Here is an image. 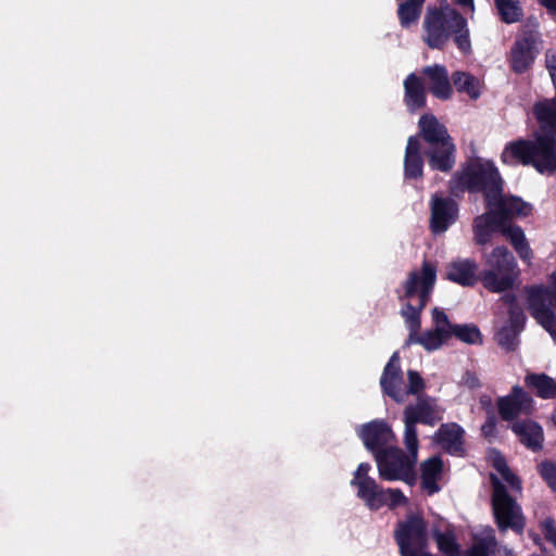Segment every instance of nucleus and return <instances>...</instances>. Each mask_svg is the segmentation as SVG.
<instances>
[{
    "mask_svg": "<svg viewBox=\"0 0 556 556\" xmlns=\"http://www.w3.org/2000/svg\"><path fill=\"white\" fill-rule=\"evenodd\" d=\"M540 473L556 493V464L543 463L540 465Z\"/></svg>",
    "mask_w": 556,
    "mask_h": 556,
    "instance_id": "58836bf2",
    "label": "nucleus"
},
{
    "mask_svg": "<svg viewBox=\"0 0 556 556\" xmlns=\"http://www.w3.org/2000/svg\"><path fill=\"white\" fill-rule=\"evenodd\" d=\"M502 233L510 241L521 260L530 261L532 251L526 240L522 229L518 226L502 227Z\"/></svg>",
    "mask_w": 556,
    "mask_h": 556,
    "instance_id": "bb28decb",
    "label": "nucleus"
},
{
    "mask_svg": "<svg viewBox=\"0 0 556 556\" xmlns=\"http://www.w3.org/2000/svg\"><path fill=\"white\" fill-rule=\"evenodd\" d=\"M456 4L463 7V8H468L471 13L475 12V2L473 0H453Z\"/></svg>",
    "mask_w": 556,
    "mask_h": 556,
    "instance_id": "37998d69",
    "label": "nucleus"
},
{
    "mask_svg": "<svg viewBox=\"0 0 556 556\" xmlns=\"http://www.w3.org/2000/svg\"><path fill=\"white\" fill-rule=\"evenodd\" d=\"M443 470V463L439 456L428 458L421 464V484L428 494L439 491L438 480Z\"/></svg>",
    "mask_w": 556,
    "mask_h": 556,
    "instance_id": "b1692460",
    "label": "nucleus"
},
{
    "mask_svg": "<svg viewBox=\"0 0 556 556\" xmlns=\"http://www.w3.org/2000/svg\"><path fill=\"white\" fill-rule=\"evenodd\" d=\"M496 546V539L492 531L481 542L476 543L467 553L466 556H489L490 552Z\"/></svg>",
    "mask_w": 556,
    "mask_h": 556,
    "instance_id": "e433bc0d",
    "label": "nucleus"
},
{
    "mask_svg": "<svg viewBox=\"0 0 556 556\" xmlns=\"http://www.w3.org/2000/svg\"><path fill=\"white\" fill-rule=\"evenodd\" d=\"M491 462L497 473H491L490 479L492 483V510L495 522L501 531L511 529L521 533L525 527V518L521 507L514 500L506 490L504 482H506L511 491L520 493L522 490L521 481L515 476L505 459L497 452L491 453Z\"/></svg>",
    "mask_w": 556,
    "mask_h": 556,
    "instance_id": "f257e3e1",
    "label": "nucleus"
},
{
    "mask_svg": "<svg viewBox=\"0 0 556 556\" xmlns=\"http://www.w3.org/2000/svg\"><path fill=\"white\" fill-rule=\"evenodd\" d=\"M424 162L418 138L409 137L404 157V175L406 178H419L422 176Z\"/></svg>",
    "mask_w": 556,
    "mask_h": 556,
    "instance_id": "5701e85b",
    "label": "nucleus"
},
{
    "mask_svg": "<svg viewBox=\"0 0 556 556\" xmlns=\"http://www.w3.org/2000/svg\"><path fill=\"white\" fill-rule=\"evenodd\" d=\"M430 227L434 233H441L455 223L458 207L454 200L433 194L430 201Z\"/></svg>",
    "mask_w": 556,
    "mask_h": 556,
    "instance_id": "4468645a",
    "label": "nucleus"
},
{
    "mask_svg": "<svg viewBox=\"0 0 556 556\" xmlns=\"http://www.w3.org/2000/svg\"><path fill=\"white\" fill-rule=\"evenodd\" d=\"M425 41L432 49H441L450 37L460 52H471V42L467 20L450 4L429 9L425 20Z\"/></svg>",
    "mask_w": 556,
    "mask_h": 556,
    "instance_id": "f03ea898",
    "label": "nucleus"
},
{
    "mask_svg": "<svg viewBox=\"0 0 556 556\" xmlns=\"http://www.w3.org/2000/svg\"><path fill=\"white\" fill-rule=\"evenodd\" d=\"M496 430V420L493 415L489 416L486 421L481 427V431L483 435L488 439H491L495 435Z\"/></svg>",
    "mask_w": 556,
    "mask_h": 556,
    "instance_id": "ea45409f",
    "label": "nucleus"
},
{
    "mask_svg": "<svg viewBox=\"0 0 556 556\" xmlns=\"http://www.w3.org/2000/svg\"><path fill=\"white\" fill-rule=\"evenodd\" d=\"M464 430L457 424L442 425L433 437V441L452 455H460L463 453Z\"/></svg>",
    "mask_w": 556,
    "mask_h": 556,
    "instance_id": "6ab92c4d",
    "label": "nucleus"
},
{
    "mask_svg": "<svg viewBox=\"0 0 556 556\" xmlns=\"http://www.w3.org/2000/svg\"><path fill=\"white\" fill-rule=\"evenodd\" d=\"M513 431L519 437L520 441L529 448H540L543 441L542 428L533 421L515 422Z\"/></svg>",
    "mask_w": 556,
    "mask_h": 556,
    "instance_id": "a878e982",
    "label": "nucleus"
},
{
    "mask_svg": "<svg viewBox=\"0 0 556 556\" xmlns=\"http://www.w3.org/2000/svg\"><path fill=\"white\" fill-rule=\"evenodd\" d=\"M523 314L519 309L510 311V326L503 327L496 334L497 343L507 351H514L519 341L518 333L523 325Z\"/></svg>",
    "mask_w": 556,
    "mask_h": 556,
    "instance_id": "412c9836",
    "label": "nucleus"
},
{
    "mask_svg": "<svg viewBox=\"0 0 556 556\" xmlns=\"http://www.w3.org/2000/svg\"><path fill=\"white\" fill-rule=\"evenodd\" d=\"M498 412L503 419L513 420L533 410V400L520 387L515 386L511 393L498 400Z\"/></svg>",
    "mask_w": 556,
    "mask_h": 556,
    "instance_id": "f3484780",
    "label": "nucleus"
},
{
    "mask_svg": "<svg viewBox=\"0 0 556 556\" xmlns=\"http://www.w3.org/2000/svg\"><path fill=\"white\" fill-rule=\"evenodd\" d=\"M539 33L536 29L523 30L511 49V67L516 73H523L533 62L538 51Z\"/></svg>",
    "mask_w": 556,
    "mask_h": 556,
    "instance_id": "f8f14e48",
    "label": "nucleus"
},
{
    "mask_svg": "<svg viewBox=\"0 0 556 556\" xmlns=\"http://www.w3.org/2000/svg\"><path fill=\"white\" fill-rule=\"evenodd\" d=\"M404 320L409 330V334L405 343L406 345L414 343L420 344L425 350L431 352L440 349L450 339L446 334L439 332L434 328L419 334L418 331L421 325L420 315L412 313V316Z\"/></svg>",
    "mask_w": 556,
    "mask_h": 556,
    "instance_id": "dca6fc26",
    "label": "nucleus"
},
{
    "mask_svg": "<svg viewBox=\"0 0 556 556\" xmlns=\"http://www.w3.org/2000/svg\"><path fill=\"white\" fill-rule=\"evenodd\" d=\"M441 413L431 397H419L416 405L407 406L404 410V444L414 446L415 442L418 443L416 424L432 425L442 418Z\"/></svg>",
    "mask_w": 556,
    "mask_h": 556,
    "instance_id": "9b49d317",
    "label": "nucleus"
},
{
    "mask_svg": "<svg viewBox=\"0 0 556 556\" xmlns=\"http://www.w3.org/2000/svg\"><path fill=\"white\" fill-rule=\"evenodd\" d=\"M453 83L459 92L467 93L471 99L479 98L481 85L475 76L465 72H457L453 75Z\"/></svg>",
    "mask_w": 556,
    "mask_h": 556,
    "instance_id": "c756f323",
    "label": "nucleus"
},
{
    "mask_svg": "<svg viewBox=\"0 0 556 556\" xmlns=\"http://www.w3.org/2000/svg\"><path fill=\"white\" fill-rule=\"evenodd\" d=\"M478 265L470 260H459L451 263L446 269L447 279L462 286H473L477 281Z\"/></svg>",
    "mask_w": 556,
    "mask_h": 556,
    "instance_id": "4be33fe9",
    "label": "nucleus"
},
{
    "mask_svg": "<svg viewBox=\"0 0 556 556\" xmlns=\"http://www.w3.org/2000/svg\"><path fill=\"white\" fill-rule=\"evenodd\" d=\"M395 539L402 556H430L427 551L426 526L419 516L412 515L399 523Z\"/></svg>",
    "mask_w": 556,
    "mask_h": 556,
    "instance_id": "9d476101",
    "label": "nucleus"
},
{
    "mask_svg": "<svg viewBox=\"0 0 556 556\" xmlns=\"http://www.w3.org/2000/svg\"><path fill=\"white\" fill-rule=\"evenodd\" d=\"M432 321H433V328L437 329L439 332L446 334L448 338L453 336V331L455 326H453L447 315L440 311L439 308L432 309Z\"/></svg>",
    "mask_w": 556,
    "mask_h": 556,
    "instance_id": "c9c22d12",
    "label": "nucleus"
},
{
    "mask_svg": "<svg viewBox=\"0 0 556 556\" xmlns=\"http://www.w3.org/2000/svg\"><path fill=\"white\" fill-rule=\"evenodd\" d=\"M408 388L405 390L406 396L408 394H418L425 388L424 379L415 370L407 371Z\"/></svg>",
    "mask_w": 556,
    "mask_h": 556,
    "instance_id": "4c0bfd02",
    "label": "nucleus"
},
{
    "mask_svg": "<svg viewBox=\"0 0 556 556\" xmlns=\"http://www.w3.org/2000/svg\"><path fill=\"white\" fill-rule=\"evenodd\" d=\"M432 321H433V328L437 329L439 332L446 334L448 338L453 336V331L455 326H453L447 315L440 311L439 308L432 309Z\"/></svg>",
    "mask_w": 556,
    "mask_h": 556,
    "instance_id": "f704fd0d",
    "label": "nucleus"
},
{
    "mask_svg": "<svg viewBox=\"0 0 556 556\" xmlns=\"http://www.w3.org/2000/svg\"><path fill=\"white\" fill-rule=\"evenodd\" d=\"M493 214H483L478 216L473 222L475 239L478 244H485L491 241L495 231V222Z\"/></svg>",
    "mask_w": 556,
    "mask_h": 556,
    "instance_id": "c85d7f7f",
    "label": "nucleus"
},
{
    "mask_svg": "<svg viewBox=\"0 0 556 556\" xmlns=\"http://www.w3.org/2000/svg\"><path fill=\"white\" fill-rule=\"evenodd\" d=\"M459 340L469 344L481 343V333L476 326L472 325H456L453 331Z\"/></svg>",
    "mask_w": 556,
    "mask_h": 556,
    "instance_id": "72a5a7b5",
    "label": "nucleus"
},
{
    "mask_svg": "<svg viewBox=\"0 0 556 556\" xmlns=\"http://www.w3.org/2000/svg\"><path fill=\"white\" fill-rule=\"evenodd\" d=\"M518 275L514 255L505 247H496L485 257L483 286L492 292L509 289Z\"/></svg>",
    "mask_w": 556,
    "mask_h": 556,
    "instance_id": "6e6552de",
    "label": "nucleus"
},
{
    "mask_svg": "<svg viewBox=\"0 0 556 556\" xmlns=\"http://www.w3.org/2000/svg\"><path fill=\"white\" fill-rule=\"evenodd\" d=\"M358 434L366 448L372 452L375 456L376 452L386 451L393 446L392 443L395 441L392 429L386 422L378 420L362 426Z\"/></svg>",
    "mask_w": 556,
    "mask_h": 556,
    "instance_id": "ddd939ff",
    "label": "nucleus"
},
{
    "mask_svg": "<svg viewBox=\"0 0 556 556\" xmlns=\"http://www.w3.org/2000/svg\"><path fill=\"white\" fill-rule=\"evenodd\" d=\"M554 420H555V422H556V413L554 414Z\"/></svg>",
    "mask_w": 556,
    "mask_h": 556,
    "instance_id": "a18cd8bd",
    "label": "nucleus"
},
{
    "mask_svg": "<svg viewBox=\"0 0 556 556\" xmlns=\"http://www.w3.org/2000/svg\"><path fill=\"white\" fill-rule=\"evenodd\" d=\"M460 384L472 390L480 387V380L473 372L467 371L462 377Z\"/></svg>",
    "mask_w": 556,
    "mask_h": 556,
    "instance_id": "a19ab883",
    "label": "nucleus"
},
{
    "mask_svg": "<svg viewBox=\"0 0 556 556\" xmlns=\"http://www.w3.org/2000/svg\"><path fill=\"white\" fill-rule=\"evenodd\" d=\"M425 0H406L399 7V18L403 27H408L419 18Z\"/></svg>",
    "mask_w": 556,
    "mask_h": 556,
    "instance_id": "7c9ffc66",
    "label": "nucleus"
},
{
    "mask_svg": "<svg viewBox=\"0 0 556 556\" xmlns=\"http://www.w3.org/2000/svg\"><path fill=\"white\" fill-rule=\"evenodd\" d=\"M450 186L453 193L464 190L481 191L486 201H493L497 192L503 190V180L492 162L477 159L456 173L452 177Z\"/></svg>",
    "mask_w": 556,
    "mask_h": 556,
    "instance_id": "7ed1b4c3",
    "label": "nucleus"
},
{
    "mask_svg": "<svg viewBox=\"0 0 556 556\" xmlns=\"http://www.w3.org/2000/svg\"><path fill=\"white\" fill-rule=\"evenodd\" d=\"M491 214L500 220L523 217L531 213V205L517 197H505L498 191L493 201H486Z\"/></svg>",
    "mask_w": 556,
    "mask_h": 556,
    "instance_id": "2eb2a0df",
    "label": "nucleus"
},
{
    "mask_svg": "<svg viewBox=\"0 0 556 556\" xmlns=\"http://www.w3.org/2000/svg\"><path fill=\"white\" fill-rule=\"evenodd\" d=\"M551 289L533 287L529 291V306L532 316L553 337L556 338V315L552 306H556V273L551 276Z\"/></svg>",
    "mask_w": 556,
    "mask_h": 556,
    "instance_id": "1a4fd4ad",
    "label": "nucleus"
},
{
    "mask_svg": "<svg viewBox=\"0 0 556 556\" xmlns=\"http://www.w3.org/2000/svg\"><path fill=\"white\" fill-rule=\"evenodd\" d=\"M404 88L405 104L409 112H415L425 105L426 92L420 78L415 74H409L404 81Z\"/></svg>",
    "mask_w": 556,
    "mask_h": 556,
    "instance_id": "393cba45",
    "label": "nucleus"
},
{
    "mask_svg": "<svg viewBox=\"0 0 556 556\" xmlns=\"http://www.w3.org/2000/svg\"><path fill=\"white\" fill-rule=\"evenodd\" d=\"M408 454L395 446L386 451L376 452V463L381 479L387 481H404L413 483L415 481V464L418 456V443L414 446L405 445Z\"/></svg>",
    "mask_w": 556,
    "mask_h": 556,
    "instance_id": "0eeeda50",
    "label": "nucleus"
},
{
    "mask_svg": "<svg viewBox=\"0 0 556 556\" xmlns=\"http://www.w3.org/2000/svg\"><path fill=\"white\" fill-rule=\"evenodd\" d=\"M435 280V267L428 262L422 263L420 270L409 273L397 290L399 300L403 304L401 315L404 319L410 317L412 313L420 315L430 298Z\"/></svg>",
    "mask_w": 556,
    "mask_h": 556,
    "instance_id": "20e7f679",
    "label": "nucleus"
},
{
    "mask_svg": "<svg viewBox=\"0 0 556 556\" xmlns=\"http://www.w3.org/2000/svg\"><path fill=\"white\" fill-rule=\"evenodd\" d=\"M434 538H435L439 549L445 556H457L458 555L459 548H458V545L456 544L455 538L452 533L435 532Z\"/></svg>",
    "mask_w": 556,
    "mask_h": 556,
    "instance_id": "473e14b6",
    "label": "nucleus"
},
{
    "mask_svg": "<svg viewBox=\"0 0 556 556\" xmlns=\"http://www.w3.org/2000/svg\"><path fill=\"white\" fill-rule=\"evenodd\" d=\"M480 405L488 412H491L492 408V399L489 395H482L480 397Z\"/></svg>",
    "mask_w": 556,
    "mask_h": 556,
    "instance_id": "79ce46f5",
    "label": "nucleus"
},
{
    "mask_svg": "<svg viewBox=\"0 0 556 556\" xmlns=\"http://www.w3.org/2000/svg\"><path fill=\"white\" fill-rule=\"evenodd\" d=\"M371 467L361 463L353 475L351 484L357 489V496L371 509L377 510L384 505L391 508L406 503V497L399 489H382L369 476Z\"/></svg>",
    "mask_w": 556,
    "mask_h": 556,
    "instance_id": "423d86ee",
    "label": "nucleus"
},
{
    "mask_svg": "<svg viewBox=\"0 0 556 556\" xmlns=\"http://www.w3.org/2000/svg\"><path fill=\"white\" fill-rule=\"evenodd\" d=\"M526 384L535 391L540 397L551 399L556 395V382L544 374L528 375L526 377Z\"/></svg>",
    "mask_w": 556,
    "mask_h": 556,
    "instance_id": "cd10ccee",
    "label": "nucleus"
},
{
    "mask_svg": "<svg viewBox=\"0 0 556 556\" xmlns=\"http://www.w3.org/2000/svg\"><path fill=\"white\" fill-rule=\"evenodd\" d=\"M495 5L503 22L515 23L522 16V9L519 0H495Z\"/></svg>",
    "mask_w": 556,
    "mask_h": 556,
    "instance_id": "2f4dec72",
    "label": "nucleus"
},
{
    "mask_svg": "<svg viewBox=\"0 0 556 556\" xmlns=\"http://www.w3.org/2000/svg\"><path fill=\"white\" fill-rule=\"evenodd\" d=\"M380 384L386 394L394 401L402 403L406 400L405 390L402 388L403 378L400 367L399 353L394 352L384 367Z\"/></svg>",
    "mask_w": 556,
    "mask_h": 556,
    "instance_id": "a211bd4d",
    "label": "nucleus"
},
{
    "mask_svg": "<svg viewBox=\"0 0 556 556\" xmlns=\"http://www.w3.org/2000/svg\"><path fill=\"white\" fill-rule=\"evenodd\" d=\"M424 74L428 76L429 89L433 96L442 100H446L451 97L452 86L444 66H427L424 68Z\"/></svg>",
    "mask_w": 556,
    "mask_h": 556,
    "instance_id": "aec40b11",
    "label": "nucleus"
},
{
    "mask_svg": "<svg viewBox=\"0 0 556 556\" xmlns=\"http://www.w3.org/2000/svg\"><path fill=\"white\" fill-rule=\"evenodd\" d=\"M548 11L556 14V0H539Z\"/></svg>",
    "mask_w": 556,
    "mask_h": 556,
    "instance_id": "c03bdc74",
    "label": "nucleus"
},
{
    "mask_svg": "<svg viewBox=\"0 0 556 556\" xmlns=\"http://www.w3.org/2000/svg\"><path fill=\"white\" fill-rule=\"evenodd\" d=\"M420 134L429 144L426 152L431 168L450 172L455 164V146L444 125L434 116L424 115L419 119Z\"/></svg>",
    "mask_w": 556,
    "mask_h": 556,
    "instance_id": "39448f33",
    "label": "nucleus"
}]
</instances>
